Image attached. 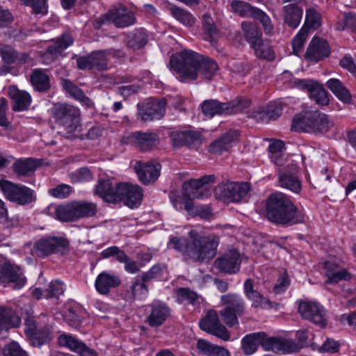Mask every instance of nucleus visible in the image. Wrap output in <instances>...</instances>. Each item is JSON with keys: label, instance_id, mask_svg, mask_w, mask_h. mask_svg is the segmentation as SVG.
Instances as JSON below:
<instances>
[{"label": "nucleus", "instance_id": "17", "mask_svg": "<svg viewBox=\"0 0 356 356\" xmlns=\"http://www.w3.org/2000/svg\"><path fill=\"white\" fill-rule=\"evenodd\" d=\"M171 137L174 147L186 145L189 148H195L203 141L201 132L192 129L175 131Z\"/></svg>", "mask_w": 356, "mask_h": 356}, {"label": "nucleus", "instance_id": "47", "mask_svg": "<svg viewBox=\"0 0 356 356\" xmlns=\"http://www.w3.org/2000/svg\"><path fill=\"white\" fill-rule=\"evenodd\" d=\"M73 43V39L69 34H63L62 37L52 45L47 48V52L54 56L60 54L61 52Z\"/></svg>", "mask_w": 356, "mask_h": 356}, {"label": "nucleus", "instance_id": "7", "mask_svg": "<svg viewBox=\"0 0 356 356\" xmlns=\"http://www.w3.org/2000/svg\"><path fill=\"white\" fill-rule=\"evenodd\" d=\"M0 187L6 199L18 204H28L35 199L34 191L27 186L1 180L0 181Z\"/></svg>", "mask_w": 356, "mask_h": 356}, {"label": "nucleus", "instance_id": "35", "mask_svg": "<svg viewBox=\"0 0 356 356\" xmlns=\"http://www.w3.org/2000/svg\"><path fill=\"white\" fill-rule=\"evenodd\" d=\"M42 159H35L33 157L20 159L14 165V171L18 175H26L38 167L43 166L47 163H42Z\"/></svg>", "mask_w": 356, "mask_h": 356}, {"label": "nucleus", "instance_id": "14", "mask_svg": "<svg viewBox=\"0 0 356 356\" xmlns=\"http://www.w3.org/2000/svg\"><path fill=\"white\" fill-rule=\"evenodd\" d=\"M158 139L159 137L155 133L135 131L123 136L121 142L123 144L134 145L142 151L146 152L156 145Z\"/></svg>", "mask_w": 356, "mask_h": 356}, {"label": "nucleus", "instance_id": "3", "mask_svg": "<svg viewBox=\"0 0 356 356\" xmlns=\"http://www.w3.org/2000/svg\"><path fill=\"white\" fill-rule=\"evenodd\" d=\"M266 216L277 224H296L305 221V213L298 209L289 197L281 193L271 194L266 202Z\"/></svg>", "mask_w": 356, "mask_h": 356}, {"label": "nucleus", "instance_id": "31", "mask_svg": "<svg viewBox=\"0 0 356 356\" xmlns=\"http://www.w3.org/2000/svg\"><path fill=\"white\" fill-rule=\"evenodd\" d=\"M302 9L294 3H290L283 8L284 23L292 29H296L302 17Z\"/></svg>", "mask_w": 356, "mask_h": 356}, {"label": "nucleus", "instance_id": "58", "mask_svg": "<svg viewBox=\"0 0 356 356\" xmlns=\"http://www.w3.org/2000/svg\"><path fill=\"white\" fill-rule=\"evenodd\" d=\"M65 290V286L63 282L58 280L51 281L49 283L48 289H47V293L44 296L45 298L62 295L63 294Z\"/></svg>", "mask_w": 356, "mask_h": 356}, {"label": "nucleus", "instance_id": "10", "mask_svg": "<svg viewBox=\"0 0 356 356\" xmlns=\"http://www.w3.org/2000/svg\"><path fill=\"white\" fill-rule=\"evenodd\" d=\"M200 327L203 331L223 341H228L230 338L228 330L220 322L218 312L214 309H210L207 312L205 317L200 321Z\"/></svg>", "mask_w": 356, "mask_h": 356}, {"label": "nucleus", "instance_id": "9", "mask_svg": "<svg viewBox=\"0 0 356 356\" xmlns=\"http://www.w3.org/2000/svg\"><path fill=\"white\" fill-rule=\"evenodd\" d=\"M298 312L302 318L312 321L321 327H325L327 325L325 309L318 302L300 300L298 305Z\"/></svg>", "mask_w": 356, "mask_h": 356}, {"label": "nucleus", "instance_id": "53", "mask_svg": "<svg viewBox=\"0 0 356 356\" xmlns=\"http://www.w3.org/2000/svg\"><path fill=\"white\" fill-rule=\"evenodd\" d=\"M337 29L339 31L346 29L356 33V14L353 13H346L343 19L338 22Z\"/></svg>", "mask_w": 356, "mask_h": 356}, {"label": "nucleus", "instance_id": "6", "mask_svg": "<svg viewBox=\"0 0 356 356\" xmlns=\"http://www.w3.org/2000/svg\"><path fill=\"white\" fill-rule=\"evenodd\" d=\"M56 122L68 132H73L80 126V110L67 104H57L53 108Z\"/></svg>", "mask_w": 356, "mask_h": 356}, {"label": "nucleus", "instance_id": "40", "mask_svg": "<svg viewBox=\"0 0 356 356\" xmlns=\"http://www.w3.org/2000/svg\"><path fill=\"white\" fill-rule=\"evenodd\" d=\"M279 183L281 187L294 193H299L302 188L300 181L296 176L288 172L280 174Z\"/></svg>", "mask_w": 356, "mask_h": 356}, {"label": "nucleus", "instance_id": "29", "mask_svg": "<svg viewBox=\"0 0 356 356\" xmlns=\"http://www.w3.org/2000/svg\"><path fill=\"white\" fill-rule=\"evenodd\" d=\"M196 348L200 354L203 356H230V353L225 348L213 344L210 341L199 339Z\"/></svg>", "mask_w": 356, "mask_h": 356}, {"label": "nucleus", "instance_id": "37", "mask_svg": "<svg viewBox=\"0 0 356 356\" xmlns=\"http://www.w3.org/2000/svg\"><path fill=\"white\" fill-rule=\"evenodd\" d=\"M120 51L114 49L102 50L91 54L94 67L98 70H104L107 68L108 57L119 56Z\"/></svg>", "mask_w": 356, "mask_h": 356}, {"label": "nucleus", "instance_id": "51", "mask_svg": "<svg viewBox=\"0 0 356 356\" xmlns=\"http://www.w3.org/2000/svg\"><path fill=\"white\" fill-rule=\"evenodd\" d=\"M234 12L243 17H252L256 13L257 8H252L249 3L243 1L234 0L231 4Z\"/></svg>", "mask_w": 356, "mask_h": 356}, {"label": "nucleus", "instance_id": "55", "mask_svg": "<svg viewBox=\"0 0 356 356\" xmlns=\"http://www.w3.org/2000/svg\"><path fill=\"white\" fill-rule=\"evenodd\" d=\"M96 193L106 201H110L113 197V188L110 181H100L96 186Z\"/></svg>", "mask_w": 356, "mask_h": 356}, {"label": "nucleus", "instance_id": "21", "mask_svg": "<svg viewBox=\"0 0 356 356\" xmlns=\"http://www.w3.org/2000/svg\"><path fill=\"white\" fill-rule=\"evenodd\" d=\"M60 346L67 347L70 350L79 353L81 356H96V353L88 348L81 341L72 335L67 334H61L58 339Z\"/></svg>", "mask_w": 356, "mask_h": 356}, {"label": "nucleus", "instance_id": "22", "mask_svg": "<svg viewBox=\"0 0 356 356\" xmlns=\"http://www.w3.org/2000/svg\"><path fill=\"white\" fill-rule=\"evenodd\" d=\"M329 54L327 42L324 40L314 38L307 49L305 58L309 60L318 62L328 56Z\"/></svg>", "mask_w": 356, "mask_h": 356}, {"label": "nucleus", "instance_id": "19", "mask_svg": "<svg viewBox=\"0 0 356 356\" xmlns=\"http://www.w3.org/2000/svg\"><path fill=\"white\" fill-rule=\"evenodd\" d=\"M107 17L115 26L124 28L136 23L134 14L125 7H119L111 9L107 13Z\"/></svg>", "mask_w": 356, "mask_h": 356}, {"label": "nucleus", "instance_id": "56", "mask_svg": "<svg viewBox=\"0 0 356 356\" xmlns=\"http://www.w3.org/2000/svg\"><path fill=\"white\" fill-rule=\"evenodd\" d=\"M307 36V31L305 28H302L293 39L292 47L295 55L298 56L302 52Z\"/></svg>", "mask_w": 356, "mask_h": 356}, {"label": "nucleus", "instance_id": "44", "mask_svg": "<svg viewBox=\"0 0 356 356\" xmlns=\"http://www.w3.org/2000/svg\"><path fill=\"white\" fill-rule=\"evenodd\" d=\"M62 86L69 95L76 100L83 102L88 105L90 103V99L85 95L83 91L72 83L70 80H63Z\"/></svg>", "mask_w": 356, "mask_h": 356}, {"label": "nucleus", "instance_id": "18", "mask_svg": "<svg viewBox=\"0 0 356 356\" xmlns=\"http://www.w3.org/2000/svg\"><path fill=\"white\" fill-rule=\"evenodd\" d=\"M240 254L236 250H230L215 261V266L222 273L232 274L240 269Z\"/></svg>", "mask_w": 356, "mask_h": 356}, {"label": "nucleus", "instance_id": "2", "mask_svg": "<svg viewBox=\"0 0 356 356\" xmlns=\"http://www.w3.org/2000/svg\"><path fill=\"white\" fill-rule=\"evenodd\" d=\"M188 235L191 243H186L184 238L171 235L168 248L180 252L197 261L210 260L215 257L218 244L216 238L202 236L194 229L188 231Z\"/></svg>", "mask_w": 356, "mask_h": 356}, {"label": "nucleus", "instance_id": "60", "mask_svg": "<svg viewBox=\"0 0 356 356\" xmlns=\"http://www.w3.org/2000/svg\"><path fill=\"white\" fill-rule=\"evenodd\" d=\"M131 291L134 298L144 300L147 297L148 289L146 285L140 281H136L131 286Z\"/></svg>", "mask_w": 356, "mask_h": 356}, {"label": "nucleus", "instance_id": "41", "mask_svg": "<svg viewBox=\"0 0 356 356\" xmlns=\"http://www.w3.org/2000/svg\"><path fill=\"white\" fill-rule=\"evenodd\" d=\"M76 220L81 218L92 217L96 214L97 206L95 204L86 201L74 202Z\"/></svg>", "mask_w": 356, "mask_h": 356}, {"label": "nucleus", "instance_id": "13", "mask_svg": "<svg viewBox=\"0 0 356 356\" xmlns=\"http://www.w3.org/2000/svg\"><path fill=\"white\" fill-rule=\"evenodd\" d=\"M0 276V280L10 284L16 289H22L26 282V278L22 268L11 263L3 264L1 268Z\"/></svg>", "mask_w": 356, "mask_h": 356}, {"label": "nucleus", "instance_id": "15", "mask_svg": "<svg viewBox=\"0 0 356 356\" xmlns=\"http://www.w3.org/2000/svg\"><path fill=\"white\" fill-rule=\"evenodd\" d=\"M134 168L138 179L145 185L155 182L161 170V164L154 161L145 163L137 161Z\"/></svg>", "mask_w": 356, "mask_h": 356}, {"label": "nucleus", "instance_id": "50", "mask_svg": "<svg viewBox=\"0 0 356 356\" xmlns=\"http://www.w3.org/2000/svg\"><path fill=\"white\" fill-rule=\"evenodd\" d=\"M321 24V15L314 9L309 8L306 10L305 22L302 28L316 29Z\"/></svg>", "mask_w": 356, "mask_h": 356}, {"label": "nucleus", "instance_id": "36", "mask_svg": "<svg viewBox=\"0 0 356 356\" xmlns=\"http://www.w3.org/2000/svg\"><path fill=\"white\" fill-rule=\"evenodd\" d=\"M30 81L34 89L39 92L47 91L51 86L49 76L44 71L40 69L33 71Z\"/></svg>", "mask_w": 356, "mask_h": 356}, {"label": "nucleus", "instance_id": "26", "mask_svg": "<svg viewBox=\"0 0 356 356\" xmlns=\"http://www.w3.org/2000/svg\"><path fill=\"white\" fill-rule=\"evenodd\" d=\"M202 111L205 116L211 118L214 115L232 113L234 108L229 103H221L217 100L208 99L202 104Z\"/></svg>", "mask_w": 356, "mask_h": 356}, {"label": "nucleus", "instance_id": "62", "mask_svg": "<svg viewBox=\"0 0 356 356\" xmlns=\"http://www.w3.org/2000/svg\"><path fill=\"white\" fill-rule=\"evenodd\" d=\"M253 17L261 22L266 33H270L273 31V26L271 19L265 13L257 9Z\"/></svg>", "mask_w": 356, "mask_h": 356}, {"label": "nucleus", "instance_id": "38", "mask_svg": "<svg viewBox=\"0 0 356 356\" xmlns=\"http://www.w3.org/2000/svg\"><path fill=\"white\" fill-rule=\"evenodd\" d=\"M171 15L186 26H192L195 22V17L187 10L172 5L168 7Z\"/></svg>", "mask_w": 356, "mask_h": 356}, {"label": "nucleus", "instance_id": "5", "mask_svg": "<svg viewBox=\"0 0 356 356\" xmlns=\"http://www.w3.org/2000/svg\"><path fill=\"white\" fill-rule=\"evenodd\" d=\"M334 125V122L327 115L318 111H305L293 118L291 129L323 134L330 131Z\"/></svg>", "mask_w": 356, "mask_h": 356}, {"label": "nucleus", "instance_id": "20", "mask_svg": "<svg viewBox=\"0 0 356 356\" xmlns=\"http://www.w3.org/2000/svg\"><path fill=\"white\" fill-rule=\"evenodd\" d=\"M165 99L147 104L139 110V115L143 121H151L161 118L165 112Z\"/></svg>", "mask_w": 356, "mask_h": 356}, {"label": "nucleus", "instance_id": "30", "mask_svg": "<svg viewBox=\"0 0 356 356\" xmlns=\"http://www.w3.org/2000/svg\"><path fill=\"white\" fill-rule=\"evenodd\" d=\"M170 314L169 308L161 302H154L152 304V312L147 318L151 326L161 325Z\"/></svg>", "mask_w": 356, "mask_h": 356}, {"label": "nucleus", "instance_id": "32", "mask_svg": "<svg viewBox=\"0 0 356 356\" xmlns=\"http://www.w3.org/2000/svg\"><path fill=\"white\" fill-rule=\"evenodd\" d=\"M327 88L343 103H350L352 97L349 90L343 83L338 79H330L326 82Z\"/></svg>", "mask_w": 356, "mask_h": 356}, {"label": "nucleus", "instance_id": "28", "mask_svg": "<svg viewBox=\"0 0 356 356\" xmlns=\"http://www.w3.org/2000/svg\"><path fill=\"white\" fill-rule=\"evenodd\" d=\"M13 101V109L15 111H24L28 109L31 102V97L26 91L19 90L15 87H11L8 91Z\"/></svg>", "mask_w": 356, "mask_h": 356}, {"label": "nucleus", "instance_id": "39", "mask_svg": "<svg viewBox=\"0 0 356 356\" xmlns=\"http://www.w3.org/2000/svg\"><path fill=\"white\" fill-rule=\"evenodd\" d=\"M21 319L19 316L11 309H6L0 316V330H8L9 329L19 326Z\"/></svg>", "mask_w": 356, "mask_h": 356}, {"label": "nucleus", "instance_id": "57", "mask_svg": "<svg viewBox=\"0 0 356 356\" xmlns=\"http://www.w3.org/2000/svg\"><path fill=\"white\" fill-rule=\"evenodd\" d=\"M1 56L3 60L8 64L15 63L22 61L17 52L10 47L5 46L1 49Z\"/></svg>", "mask_w": 356, "mask_h": 356}, {"label": "nucleus", "instance_id": "8", "mask_svg": "<svg viewBox=\"0 0 356 356\" xmlns=\"http://www.w3.org/2000/svg\"><path fill=\"white\" fill-rule=\"evenodd\" d=\"M249 190L248 183H222L216 188L215 196L223 201L238 202L247 195Z\"/></svg>", "mask_w": 356, "mask_h": 356}, {"label": "nucleus", "instance_id": "25", "mask_svg": "<svg viewBox=\"0 0 356 356\" xmlns=\"http://www.w3.org/2000/svg\"><path fill=\"white\" fill-rule=\"evenodd\" d=\"M238 136L239 133L238 131H229L210 145L209 152L213 154H222L231 147L232 144L238 140Z\"/></svg>", "mask_w": 356, "mask_h": 356}, {"label": "nucleus", "instance_id": "23", "mask_svg": "<svg viewBox=\"0 0 356 356\" xmlns=\"http://www.w3.org/2000/svg\"><path fill=\"white\" fill-rule=\"evenodd\" d=\"M323 268L325 275L327 278V282L330 284H335L341 280H349L350 279V275L347 270L339 266L332 259L324 262Z\"/></svg>", "mask_w": 356, "mask_h": 356}, {"label": "nucleus", "instance_id": "61", "mask_svg": "<svg viewBox=\"0 0 356 356\" xmlns=\"http://www.w3.org/2000/svg\"><path fill=\"white\" fill-rule=\"evenodd\" d=\"M284 103L281 100L271 102L267 109L266 115L269 119L275 120L282 113Z\"/></svg>", "mask_w": 356, "mask_h": 356}, {"label": "nucleus", "instance_id": "11", "mask_svg": "<svg viewBox=\"0 0 356 356\" xmlns=\"http://www.w3.org/2000/svg\"><path fill=\"white\" fill-rule=\"evenodd\" d=\"M294 86L302 90H306L309 92L312 99L319 106H326L329 103L328 93L323 86L312 79H296Z\"/></svg>", "mask_w": 356, "mask_h": 356}, {"label": "nucleus", "instance_id": "34", "mask_svg": "<svg viewBox=\"0 0 356 356\" xmlns=\"http://www.w3.org/2000/svg\"><path fill=\"white\" fill-rule=\"evenodd\" d=\"M220 302L225 308L235 311L239 316L245 312V302L242 297L236 293H228L220 297Z\"/></svg>", "mask_w": 356, "mask_h": 356}, {"label": "nucleus", "instance_id": "48", "mask_svg": "<svg viewBox=\"0 0 356 356\" xmlns=\"http://www.w3.org/2000/svg\"><path fill=\"white\" fill-rule=\"evenodd\" d=\"M202 29L204 33V40L213 43L215 37L218 34V31L213 19L207 14L203 15Z\"/></svg>", "mask_w": 356, "mask_h": 356}, {"label": "nucleus", "instance_id": "42", "mask_svg": "<svg viewBox=\"0 0 356 356\" xmlns=\"http://www.w3.org/2000/svg\"><path fill=\"white\" fill-rule=\"evenodd\" d=\"M254 50L256 56L259 58L268 60H273L275 58V53L268 42L261 39L251 46Z\"/></svg>", "mask_w": 356, "mask_h": 356}, {"label": "nucleus", "instance_id": "1", "mask_svg": "<svg viewBox=\"0 0 356 356\" xmlns=\"http://www.w3.org/2000/svg\"><path fill=\"white\" fill-rule=\"evenodd\" d=\"M170 65L182 82L195 81L199 74L211 80L219 72V66L216 60L188 49L173 54Z\"/></svg>", "mask_w": 356, "mask_h": 356}, {"label": "nucleus", "instance_id": "45", "mask_svg": "<svg viewBox=\"0 0 356 356\" xmlns=\"http://www.w3.org/2000/svg\"><path fill=\"white\" fill-rule=\"evenodd\" d=\"M241 28L243 29L244 36L250 46L253 45L261 39V33L255 24L244 22L241 24Z\"/></svg>", "mask_w": 356, "mask_h": 356}, {"label": "nucleus", "instance_id": "52", "mask_svg": "<svg viewBox=\"0 0 356 356\" xmlns=\"http://www.w3.org/2000/svg\"><path fill=\"white\" fill-rule=\"evenodd\" d=\"M177 301L179 303L195 305L198 297L195 292L186 288H180L175 292Z\"/></svg>", "mask_w": 356, "mask_h": 356}, {"label": "nucleus", "instance_id": "27", "mask_svg": "<svg viewBox=\"0 0 356 356\" xmlns=\"http://www.w3.org/2000/svg\"><path fill=\"white\" fill-rule=\"evenodd\" d=\"M120 284L119 277L106 271L101 273L95 280L96 289L101 294H107L111 288L117 287Z\"/></svg>", "mask_w": 356, "mask_h": 356}, {"label": "nucleus", "instance_id": "46", "mask_svg": "<svg viewBox=\"0 0 356 356\" xmlns=\"http://www.w3.org/2000/svg\"><path fill=\"white\" fill-rule=\"evenodd\" d=\"M261 336L257 332L246 335L243 338L241 348L245 355H252L257 350Z\"/></svg>", "mask_w": 356, "mask_h": 356}, {"label": "nucleus", "instance_id": "33", "mask_svg": "<svg viewBox=\"0 0 356 356\" xmlns=\"http://www.w3.org/2000/svg\"><path fill=\"white\" fill-rule=\"evenodd\" d=\"M258 333L259 335H262L259 339V343L265 350H272L274 352L282 351L285 353L291 351V349L285 347L286 345L290 343L289 341H286L284 342L275 337H268L264 332Z\"/></svg>", "mask_w": 356, "mask_h": 356}, {"label": "nucleus", "instance_id": "63", "mask_svg": "<svg viewBox=\"0 0 356 356\" xmlns=\"http://www.w3.org/2000/svg\"><path fill=\"white\" fill-rule=\"evenodd\" d=\"M72 191V187L67 184H60L56 188L49 190L51 195L56 198H65Z\"/></svg>", "mask_w": 356, "mask_h": 356}, {"label": "nucleus", "instance_id": "12", "mask_svg": "<svg viewBox=\"0 0 356 356\" xmlns=\"http://www.w3.org/2000/svg\"><path fill=\"white\" fill-rule=\"evenodd\" d=\"M68 245L62 236H48L38 240L34 244V250L39 257H44L62 250Z\"/></svg>", "mask_w": 356, "mask_h": 356}, {"label": "nucleus", "instance_id": "49", "mask_svg": "<svg viewBox=\"0 0 356 356\" xmlns=\"http://www.w3.org/2000/svg\"><path fill=\"white\" fill-rule=\"evenodd\" d=\"M167 268L165 266L161 264H156L153 266L148 271L143 274L142 279L144 282L149 281L152 279L161 280L166 278Z\"/></svg>", "mask_w": 356, "mask_h": 356}, {"label": "nucleus", "instance_id": "24", "mask_svg": "<svg viewBox=\"0 0 356 356\" xmlns=\"http://www.w3.org/2000/svg\"><path fill=\"white\" fill-rule=\"evenodd\" d=\"M47 210L54 213V218L63 222H74L76 220L74 202H69L65 204H51Z\"/></svg>", "mask_w": 356, "mask_h": 356}, {"label": "nucleus", "instance_id": "43", "mask_svg": "<svg viewBox=\"0 0 356 356\" xmlns=\"http://www.w3.org/2000/svg\"><path fill=\"white\" fill-rule=\"evenodd\" d=\"M126 42L129 47L134 49H140L147 42V35L143 31L136 30L127 35Z\"/></svg>", "mask_w": 356, "mask_h": 356}, {"label": "nucleus", "instance_id": "16", "mask_svg": "<svg viewBox=\"0 0 356 356\" xmlns=\"http://www.w3.org/2000/svg\"><path fill=\"white\" fill-rule=\"evenodd\" d=\"M118 196L129 207H138L143 199V189L138 185L129 183L119 184L116 188Z\"/></svg>", "mask_w": 356, "mask_h": 356}, {"label": "nucleus", "instance_id": "64", "mask_svg": "<svg viewBox=\"0 0 356 356\" xmlns=\"http://www.w3.org/2000/svg\"><path fill=\"white\" fill-rule=\"evenodd\" d=\"M3 355L4 356H27L16 342H12L3 348Z\"/></svg>", "mask_w": 356, "mask_h": 356}, {"label": "nucleus", "instance_id": "59", "mask_svg": "<svg viewBox=\"0 0 356 356\" xmlns=\"http://www.w3.org/2000/svg\"><path fill=\"white\" fill-rule=\"evenodd\" d=\"M220 314L225 323L229 327L238 325V316H240L235 311L225 307L223 309L220 310Z\"/></svg>", "mask_w": 356, "mask_h": 356}, {"label": "nucleus", "instance_id": "54", "mask_svg": "<svg viewBox=\"0 0 356 356\" xmlns=\"http://www.w3.org/2000/svg\"><path fill=\"white\" fill-rule=\"evenodd\" d=\"M118 261L124 264V270L130 274H135L139 271L140 268L144 264L138 263L137 261L129 258L126 254L121 253L118 257Z\"/></svg>", "mask_w": 356, "mask_h": 356}, {"label": "nucleus", "instance_id": "4", "mask_svg": "<svg viewBox=\"0 0 356 356\" xmlns=\"http://www.w3.org/2000/svg\"><path fill=\"white\" fill-rule=\"evenodd\" d=\"M215 177L213 175H205L197 179H191L188 183L184 184V189L187 191L189 188L192 191H189L184 196L183 200L184 208L189 215L192 216H199L202 219H209L212 216L211 210L208 205H195L191 200L186 198V195L189 197L202 199L207 195L209 192L207 186L205 185L209 183H213Z\"/></svg>", "mask_w": 356, "mask_h": 356}]
</instances>
